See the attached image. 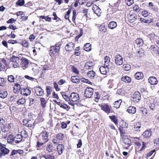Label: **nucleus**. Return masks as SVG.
I'll list each match as a JSON object with an SVG mask.
<instances>
[{"instance_id": "obj_1", "label": "nucleus", "mask_w": 159, "mask_h": 159, "mask_svg": "<svg viewBox=\"0 0 159 159\" xmlns=\"http://www.w3.org/2000/svg\"><path fill=\"white\" fill-rule=\"evenodd\" d=\"M134 139L136 148L139 151V152L144 151L146 146V143L143 141H137L139 140V138H134Z\"/></svg>"}, {"instance_id": "obj_2", "label": "nucleus", "mask_w": 159, "mask_h": 159, "mask_svg": "<svg viewBox=\"0 0 159 159\" xmlns=\"http://www.w3.org/2000/svg\"><path fill=\"white\" fill-rule=\"evenodd\" d=\"M60 44H57L54 46H52L50 47L49 50L50 55L51 56H54L55 53H58L60 51Z\"/></svg>"}, {"instance_id": "obj_3", "label": "nucleus", "mask_w": 159, "mask_h": 159, "mask_svg": "<svg viewBox=\"0 0 159 159\" xmlns=\"http://www.w3.org/2000/svg\"><path fill=\"white\" fill-rule=\"evenodd\" d=\"M41 134L42 137V140L44 142L41 143L38 142L37 143V145L39 147L45 144V143L47 142L48 140V135L47 132L45 131H43L42 132Z\"/></svg>"}, {"instance_id": "obj_4", "label": "nucleus", "mask_w": 159, "mask_h": 159, "mask_svg": "<svg viewBox=\"0 0 159 159\" xmlns=\"http://www.w3.org/2000/svg\"><path fill=\"white\" fill-rule=\"evenodd\" d=\"M19 58L13 56L10 59V61L12 62L11 64L13 67L15 68L19 66Z\"/></svg>"}, {"instance_id": "obj_5", "label": "nucleus", "mask_w": 159, "mask_h": 159, "mask_svg": "<svg viewBox=\"0 0 159 159\" xmlns=\"http://www.w3.org/2000/svg\"><path fill=\"white\" fill-rule=\"evenodd\" d=\"M93 89L90 87H87L84 91V95L87 98H90L93 95Z\"/></svg>"}, {"instance_id": "obj_6", "label": "nucleus", "mask_w": 159, "mask_h": 159, "mask_svg": "<svg viewBox=\"0 0 159 159\" xmlns=\"http://www.w3.org/2000/svg\"><path fill=\"white\" fill-rule=\"evenodd\" d=\"M99 105L101 109L107 114L110 112L111 107L107 104L103 103L100 105Z\"/></svg>"}, {"instance_id": "obj_7", "label": "nucleus", "mask_w": 159, "mask_h": 159, "mask_svg": "<svg viewBox=\"0 0 159 159\" xmlns=\"http://www.w3.org/2000/svg\"><path fill=\"white\" fill-rule=\"evenodd\" d=\"M70 101L73 103L76 102L80 99L79 94L76 93H72L70 95Z\"/></svg>"}, {"instance_id": "obj_8", "label": "nucleus", "mask_w": 159, "mask_h": 159, "mask_svg": "<svg viewBox=\"0 0 159 159\" xmlns=\"http://www.w3.org/2000/svg\"><path fill=\"white\" fill-rule=\"evenodd\" d=\"M61 94L63 99L66 102H68L69 105L72 106H74V103L70 101H71L70 100V96L68 97L66 94L65 92H61Z\"/></svg>"}, {"instance_id": "obj_9", "label": "nucleus", "mask_w": 159, "mask_h": 159, "mask_svg": "<svg viewBox=\"0 0 159 159\" xmlns=\"http://www.w3.org/2000/svg\"><path fill=\"white\" fill-rule=\"evenodd\" d=\"M115 59V62L117 65H121L123 63V58L120 54L116 56Z\"/></svg>"}, {"instance_id": "obj_10", "label": "nucleus", "mask_w": 159, "mask_h": 159, "mask_svg": "<svg viewBox=\"0 0 159 159\" xmlns=\"http://www.w3.org/2000/svg\"><path fill=\"white\" fill-rule=\"evenodd\" d=\"M132 98L133 101L134 102H138L140 99V94L138 92H135L132 95Z\"/></svg>"}, {"instance_id": "obj_11", "label": "nucleus", "mask_w": 159, "mask_h": 159, "mask_svg": "<svg viewBox=\"0 0 159 159\" xmlns=\"http://www.w3.org/2000/svg\"><path fill=\"white\" fill-rule=\"evenodd\" d=\"M5 145L2 144L0 143V150L4 155L8 154L9 151L8 149L5 147Z\"/></svg>"}, {"instance_id": "obj_12", "label": "nucleus", "mask_w": 159, "mask_h": 159, "mask_svg": "<svg viewBox=\"0 0 159 159\" xmlns=\"http://www.w3.org/2000/svg\"><path fill=\"white\" fill-rule=\"evenodd\" d=\"M74 44L72 42H70L66 45L65 49L67 51L71 52L74 49Z\"/></svg>"}, {"instance_id": "obj_13", "label": "nucleus", "mask_w": 159, "mask_h": 159, "mask_svg": "<svg viewBox=\"0 0 159 159\" xmlns=\"http://www.w3.org/2000/svg\"><path fill=\"white\" fill-rule=\"evenodd\" d=\"M21 61V65L23 69H25L27 67L28 64L29 63L28 60L25 58H22L20 59Z\"/></svg>"}, {"instance_id": "obj_14", "label": "nucleus", "mask_w": 159, "mask_h": 159, "mask_svg": "<svg viewBox=\"0 0 159 159\" xmlns=\"http://www.w3.org/2000/svg\"><path fill=\"white\" fill-rule=\"evenodd\" d=\"M21 94L22 95L27 96L30 94L31 93V91L29 88H26L21 89L20 91Z\"/></svg>"}, {"instance_id": "obj_15", "label": "nucleus", "mask_w": 159, "mask_h": 159, "mask_svg": "<svg viewBox=\"0 0 159 159\" xmlns=\"http://www.w3.org/2000/svg\"><path fill=\"white\" fill-rule=\"evenodd\" d=\"M137 16L135 13L129 15L128 17L130 23H132L137 19Z\"/></svg>"}, {"instance_id": "obj_16", "label": "nucleus", "mask_w": 159, "mask_h": 159, "mask_svg": "<svg viewBox=\"0 0 159 159\" xmlns=\"http://www.w3.org/2000/svg\"><path fill=\"white\" fill-rule=\"evenodd\" d=\"M94 65L93 62L91 61H89L86 62L84 65V68L85 69H90Z\"/></svg>"}, {"instance_id": "obj_17", "label": "nucleus", "mask_w": 159, "mask_h": 159, "mask_svg": "<svg viewBox=\"0 0 159 159\" xmlns=\"http://www.w3.org/2000/svg\"><path fill=\"white\" fill-rule=\"evenodd\" d=\"M35 90L36 95L38 96H42L43 94L44 91L39 86Z\"/></svg>"}, {"instance_id": "obj_18", "label": "nucleus", "mask_w": 159, "mask_h": 159, "mask_svg": "<svg viewBox=\"0 0 159 159\" xmlns=\"http://www.w3.org/2000/svg\"><path fill=\"white\" fill-rule=\"evenodd\" d=\"M149 82L152 85L156 84L157 83V79L154 76H151L148 79Z\"/></svg>"}, {"instance_id": "obj_19", "label": "nucleus", "mask_w": 159, "mask_h": 159, "mask_svg": "<svg viewBox=\"0 0 159 159\" xmlns=\"http://www.w3.org/2000/svg\"><path fill=\"white\" fill-rule=\"evenodd\" d=\"M117 26V24L116 22L114 21H112L110 22L108 24V27L109 28L113 30Z\"/></svg>"}, {"instance_id": "obj_20", "label": "nucleus", "mask_w": 159, "mask_h": 159, "mask_svg": "<svg viewBox=\"0 0 159 159\" xmlns=\"http://www.w3.org/2000/svg\"><path fill=\"white\" fill-rule=\"evenodd\" d=\"M35 123L33 119L28 120L27 127L34 128L35 126Z\"/></svg>"}, {"instance_id": "obj_21", "label": "nucleus", "mask_w": 159, "mask_h": 159, "mask_svg": "<svg viewBox=\"0 0 159 159\" xmlns=\"http://www.w3.org/2000/svg\"><path fill=\"white\" fill-rule=\"evenodd\" d=\"M137 46L139 47L142 46L143 44V41L141 38H138L135 41Z\"/></svg>"}, {"instance_id": "obj_22", "label": "nucleus", "mask_w": 159, "mask_h": 159, "mask_svg": "<svg viewBox=\"0 0 159 159\" xmlns=\"http://www.w3.org/2000/svg\"><path fill=\"white\" fill-rule=\"evenodd\" d=\"M135 78L137 80L142 79L143 77V73L141 72H138L134 75Z\"/></svg>"}, {"instance_id": "obj_23", "label": "nucleus", "mask_w": 159, "mask_h": 159, "mask_svg": "<svg viewBox=\"0 0 159 159\" xmlns=\"http://www.w3.org/2000/svg\"><path fill=\"white\" fill-rule=\"evenodd\" d=\"M13 88L14 92L16 93H18L21 89L20 85L17 83H16L14 84Z\"/></svg>"}, {"instance_id": "obj_24", "label": "nucleus", "mask_w": 159, "mask_h": 159, "mask_svg": "<svg viewBox=\"0 0 159 159\" xmlns=\"http://www.w3.org/2000/svg\"><path fill=\"white\" fill-rule=\"evenodd\" d=\"M106 66H101L99 68V70L101 73L103 75H106L107 73V71L108 70V68H106Z\"/></svg>"}, {"instance_id": "obj_25", "label": "nucleus", "mask_w": 159, "mask_h": 159, "mask_svg": "<svg viewBox=\"0 0 159 159\" xmlns=\"http://www.w3.org/2000/svg\"><path fill=\"white\" fill-rule=\"evenodd\" d=\"M57 148L59 154L61 155L64 149V146L62 144H60L57 146Z\"/></svg>"}, {"instance_id": "obj_26", "label": "nucleus", "mask_w": 159, "mask_h": 159, "mask_svg": "<svg viewBox=\"0 0 159 159\" xmlns=\"http://www.w3.org/2000/svg\"><path fill=\"white\" fill-rule=\"evenodd\" d=\"M152 134V132L150 130H147L143 133V135L145 138H149Z\"/></svg>"}, {"instance_id": "obj_27", "label": "nucleus", "mask_w": 159, "mask_h": 159, "mask_svg": "<svg viewBox=\"0 0 159 159\" xmlns=\"http://www.w3.org/2000/svg\"><path fill=\"white\" fill-rule=\"evenodd\" d=\"M71 80L72 82L76 84L79 83L80 81L79 77L77 76L71 77Z\"/></svg>"}, {"instance_id": "obj_28", "label": "nucleus", "mask_w": 159, "mask_h": 159, "mask_svg": "<svg viewBox=\"0 0 159 159\" xmlns=\"http://www.w3.org/2000/svg\"><path fill=\"white\" fill-rule=\"evenodd\" d=\"M127 111L129 113L134 114L136 112V108L134 107L130 106L127 109Z\"/></svg>"}, {"instance_id": "obj_29", "label": "nucleus", "mask_w": 159, "mask_h": 159, "mask_svg": "<svg viewBox=\"0 0 159 159\" xmlns=\"http://www.w3.org/2000/svg\"><path fill=\"white\" fill-rule=\"evenodd\" d=\"M151 48L153 52L157 56H159V50L158 47L156 46H152Z\"/></svg>"}, {"instance_id": "obj_30", "label": "nucleus", "mask_w": 159, "mask_h": 159, "mask_svg": "<svg viewBox=\"0 0 159 159\" xmlns=\"http://www.w3.org/2000/svg\"><path fill=\"white\" fill-rule=\"evenodd\" d=\"M8 95V93L7 91L4 90L0 91V97L2 98H6Z\"/></svg>"}, {"instance_id": "obj_31", "label": "nucleus", "mask_w": 159, "mask_h": 159, "mask_svg": "<svg viewBox=\"0 0 159 159\" xmlns=\"http://www.w3.org/2000/svg\"><path fill=\"white\" fill-rule=\"evenodd\" d=\"M14 143H18L21 141L22 137L21 135L18 134L15 137Z\"/></svg>"}, {"instance_id": "obj_32", "label": "nucleus", "mask_w": 159, "mask_h": 159, "mask_svg": "<svg viewBox=\"0 0 159 159\" xmlns=\"http://www.w3.org/2000/svg\"><path fill=\"white\" fill-rule=\"evenodd\" d=\"M15 137L12 135H10L7 138V142L10 143H14Z\"/></svg>"}, {"instance_id": "obj_33", "label": "nucleus", "mask_w": 159, "mask_h": 159, "mask_svg": "<svg viewBox=\"0 0 159 159\" xmlns=\"http://www.w3.org/2000/svg\"><path fill=\"white\" fill-rule=\"evenodd\" d=\"M46 150L49 152H52L55 151V149L52 145L51 144L48 145L46 147Z\"/></svg>"}, {"instance_id": "obj_34", "label": "nucleus", "mask_w": 159, "mask_h": 159, "mask_svg": "<svg viewBox=\"0 0 159 159\" xmlns=\"http://www.w3.org/2000/svg\"><path fill=\"white\" fill-rule=\"evenodd\" d=\"M122 80L126 83H129L131 82V79L127 76H124L122 78Z\"/></svg>"}, {"instance_id": "obj_35", "label": "nucleus", "mask_w": 159, "mask_h": 159, "mask_svg": "<svg viewBox=\"0 0 159 159\" xmlns=\"http://www.w3.org/2000/svg\"><path fill=\"white\" fill-rule=\"evenodd\" d=\"M104 66H106V68H107L108 66V64L110 62V58L108 56H106L104 58Z\"/></svg>"}, {"instance_id": "obj_36", "label": "nucleus", "mask_w": 159, "mask_h": 159, "mask_svg": "<svg viewBox=\"0 0 159 159\" xmlns=\"http://www.w3.org/2000/svg\"><path fill=\"white\" fill-rule=\"evenodd\" d=\"M110 118L111 119V121H113L116 125H117L118 124V120L117 117L115 116H109Z\"/></svg>"}, {"instance_id": "obj_37", "label": "nucleus", "mask_w": 159, "mask_h": 159, "mask_svg": "<svg viewBox=\"0 0 159 159\" xmlns=\"http://www.w3.org/2000/svg\"><path fill=\"white\" fill-rule=\"evenodd\" d=\"M122 102V101L121 100H119L115 102L114 104L113 107L116 108H119Z\"/></svg>"}, {"instance_id": "obj_38", "label": "nucleus", "mask_w": 159, "mask_h": 159, "mask_svg": "<svg viewBox=\"0 0 159 159\" xmlns=\"http://www.w3.org/2000/svg\"><path fill=\"white\" fill-rule=\"evenodd\" d=\"M141 128V124L140 123L137 122L134 124V128L136 131H140Z\"/></svg>"}, {"instance_id": "obj_39", "label": "nucleus", "mask_w": 159, "mask_h": 159, "mask_svg": "<svg viewBox=\"0 0 159 159\" xmlns=\"http://www.w3.org/2000/svg\"><path fill=\"white\" fill-rule=\"evenodd\" d=\"M91 44L89 43H86L84 46V49L86 51H89L91 49Z\"/></svg>"}, {"instance_id": "obj_40", "label": "nucleus", "mask_w": 159, "mask_h": 159, "mask_svg": "<svg viewBox=\"0 0 159 159\" xmlns=\"http://www.w3.org/2000/svg\"><path fill=\"white\" fill-rule=\"evenodd\" d=\"M123 141V143L125 145V146L128 147L130 145L131 141L129 139L127 138L124 139Z\"/></svg>"}, {"instance_id": "obj_41", "label": "nucleus", "mask_w": 159, "mask_h": 159, "mask_svg": "<svg viewBox=\"0 0 159 159\" xmlns=\"http://www.w3.org/2000/svg\"><path fill=\"white\" fill-rule=\"evenodd\" d=\"M95 72L93 70L90 71L88 72V76L91 79L93 78L95 76Z\"/></svg>"}, {"instance_id": "obj_42", "label": "nucleus", "mask_w": 159, "mask_h": 159, "mask_svg": "<svg viewBox=\"0 0 159 159\" xmlns=\"http://www.w3.org/2000/svg\"><path fill=\"white\" fill-rule=\"evenodd\" d=\"M71 10V9H69L68 11L66 12L65 16L64 18L65 19L68 20L70 22H71L70 20L69 19V15L70 14Z\"/></svg>"}, {"instance_id": "obj_43", "label": "nucleus", "mask_w": 159, "mask_h": 159, "mask_svg": "<svg viewBox=\"0 0 159 159\" xmlns=\"http://www.w3.org/2000/svg\"><path fill=\"white\" fill-rule=\"evenodd\" d=\"M99 29L100 31H102L103 32H105L107 30V28H106L105 26L103 25H101L99 27Z\"/></svg>"}, {"instance_id": "obj_44", "label": "nucleus", "mask_w": 159, "mask_h": 159, "mask_svg": "<svg viewBox=\"0 0 159 159\" xmlns=\"http://www.w3.org/2000/svg\"><path fill=\"white\" fill-rule=\"evenodd\" d=\"M56 137L57 139L62 140L64 137V134L61 133H59L57 135Z\"/></svg>"}, {"instance_id": "obj_45", "label": "nucleus", "mask_w": 159, "mask_h": 159, "mask_svg": "<svg viewBox=\"0 0 159 159\" xmlns=\"http://www.w3.org/2000/svg\"><path fill=\"white\" fill-rule=\"evenodd\" d=\"M128 126V124L125 122L123 121L120 123L119 128L123 129V128H127Z\"/></svg>"}, {"instance_id": "obj_46", "label": "nucleus", "mask_w": 159, "mask_h": 159, "mask_svg": "<svg viewBox=\"0 0 159 159\" xmlns=\"http://www.w3.org/2000/svg\"><path fill=\"white\" fill-rule=\"evenodd\" d=\"M137 55L139 57H142L143 55V50L142 48H140L138 51L136 53Z\"/></svg>"}, {"instance_id": "obj_47", "label": "nucleus", "mask_w": 159, "mask_h": 159, "mask_svg": "<svg viewBox=\"0 0 159 159\" xmlns=\"http://www.w3.org/2000/svg\"><path fill=\"white\" fill-rule=\"evenodd\" d=\"M41 105L43 107H45L46 106V102L45 99L43 98H41L40 99Z\"/></svg>"}, {"instance_id": "obj_48", "label": "nucleus", "mask_w": 159, "mask_h": 159, "mask_svg": "<svg viewBox=\"0 0 159 159\" xmlns=\"http://www.w3.org/2000/svg\"><path fill=\"white\" fill-rule=\"evenodd\" d=\"M140 20L143 22H144L147 23H150L152 21V20L151 19L150 20H146L142 18H140Z\"/></svg>"}, {"instance_id": "obj_49", "label": "nucleus", "mask_w": 159, "mask_h": 159, "mask_svg": "<svg viewBox=\"0 0 159 159\" xmlns=\"http://www.w3.org/2000/svg\"><path fill=\"white\" fill-rule=\"evenodd\" d=\"M72 14V20L74 23H75V20L76 15V12L75 10H73Z\"/></svg>"}, {"instance_id": "obj_50", "label": "nucleus", "mask_w": 159, "mask_h": 159, "mask_svg": "<svg viewBox=\"0 0 159 159\" xmlns=\"http://www.w3.org/2000/svg\"><path fill=\"white\" fill-rule=\"evenodd\" d=\"M8 80L11 83L14 82L15 78L12 75H10L8 76Z\"/></svg>"}, {"instance_id": "obj_51", "label": "nucleus", "mask_w": 159, "mask_h": 159, "mask_svg": "<svg viewBox=\"0 0 159 159\" xmlns=\"http://www.w3.org/2000/svg\"><path fill=\"white\" fill-rule=\"evenodd\" d=\"M25 102V98H22L19 99L17 102V103L19 104H23Z\"/></svg>"}, {"instance_id": "obj_52", "label": "nucleus", "mask_w": 159, "mask_h": 159, "mask_svg": "<svg viewBox=\"0 0 159 159\" xmlns=\"http://www.w3.org/2000/svg\"><path fill=\"white\" fill-rule=\"evenodd\" d=\"M24 0H18L16 4L19 6H22L24 5Z\"/></svg>"}, {"instance_id": "obj_53", "label": "nucleus", "mask_w": 159, "mask_h": 159, "mask_svg": "<svg viewBox=\"0 0 159 159\" xmlns=\"http://www.w3.org/2000/svg\"><path fill=\"white\" fill-rule=\"evenodd\" d=\"M123 68L125 70H129L130 69V66L129 64H124L123 65Z\"/></svg>"}, {"instance_id": "obj_54", "label": "nucleus", "mask_w": 159, "mask_h": 159, "mask_svg": "<svg viewBox=\"0 0 159 159\" xmlns=\"http://www.w3.org/2000/svg\"><path fill=\"white\" fill-rule=\"evenodd\" d=\"M22 45L23 46L26 48L28 47L29 46L28 42L25 40H24L22 41Z\"/></svg>"}, {"instance_id": "obj_55", "label": "nucleus", "mask_w": 159, "mask_h": 159, "mask_svg": "<svg viewBox=\"0 0 159 159\" xmlns=\"http://www.w3.org/2000/svg\"><path fill=\"white\" fill-rule=\"evenodd\" d=\"M127 5L129 6H130L134 3V0H125Z\"/></svg>"}, {"instance_id": "obj_56", "label": "nucleus", "mask_w": 159, "mask_h": 159, "mask_svg": "<svg viewBox=\"0 0 159 159\" xmlns=\"http://www.w3.org/2000/svg\"><path fill=\"white\" fill-rule=\"evenodd\" d=\"M40 18L42 19H45L46 21H49L51 20V18L50 17H49L48 16H40Z\"/></svg>"}, {"instance_id": "obj_57", "label": "nucleus", "mask_w": 159, "mask_h": 159, "mask_svg": "<svg viewBox=\"0 0 159 159\" xmlns=\"http://www.w3.org/2000/svg\"><path fill=\"white\" fill-rule=\"evenodd\" d=\"M60 107L65 109H66L67 108H70V107L68 106L66 104H65L64 103H62V104Z\"/></svg>"}, {"instance_id": "obj_58", "label": "nucleus", "mask_w": 159, "mask_h": 159, "mask_svg": "<svg viewBox=\"0 0 159 159\" xmlns=\"http://www.w3.org/2000/svg\"><path fill=\"white\" fill-rule=\"evenodd\" d=\"M6 82L5 79L3 78H0V86H2L4 85Z\"/></svg>"}, {"instance_id": "obj_59", "label": "nucleus", "mask_w": 159, "mask_h": 159, "mask_svg": "<svg viewBox=\"0 0 159 159\" xmlns=\"http://www.w3.org/2000/svg\"><path fill=\"white\" fill-rule=\"evenodd\" d=\"M133 8L134 11L137 12H139L140 11L138 5H135L133 7Z\"/></svg>"}, {"instance_id": "obj_60", "label": "nucleus", "mask_w": 159, "mask_h": 159, "mask_svg": "<svg viewBox=\"0 0 159 159\" xmlns=\"http://www.w3.org/2000/svg\"><path fill=\"white\" fill-rule=\"evenodd\" d=\"M44 157L45 158V159H54V157L53 156H52L50 155H49L47 156H44Z\"/></svg>"}, {"instance_id": "obj_61", "label": "nucleus", "mask_w": 159, "mask_h": 159, "mask_svg": "<svg viewBox=\"0 0 159 159\" xmlns=\"http://www.w3.org/2000/svg\"><path fill=\"white\" fill-rule=\"evenodd\" d=\"M147 109L145 108H142L141 109V111L143 115H145L147 114Z\"/></svg>"}, {"instance_id": "obj_62", "label": "nucleus", "mask_w": 159, "mask_h": 159, "mask_svg": "<svg viewBox=\"0 0 159 159\" xmlns=\"http://www.w3.org/2000/svg\"><path fill=\"white\" fill-rule=\"evenodd\" d=\"M16 21V20L14 19L13 18H11L9 19L7 21V23L8 24L12 23Z\"/></svg>"}, {"instance_id": "obj_63", "label": "nucleus", "mask_w": 159, "mask_h": 159, "mask_svg": "<svg viewBox=\"0 0 159 159\" xmlns=\"http://www.w3.org/2000/svg\"><path fill=\"white\" fill-rule=\"evenodd\" d=\"M101 9L100 8H98V10L94 11V13L96 14L98 16H100L101 14Z\"/></svg>"}, {"instance_id": "obj_64", "label": "nucleus", "mask_w": 159, "mask_h": 159, "mask_svg": "<svg viewBox=\"0 0 159 159\" xmlns=\"http://www.w3.org/2000/svg\"><path fill=\"white\" fill-rule=\"evenodd\" d=\"M79 50V47H77L75 49V54L77 56H78L80 55V53L79 52H78Z\"/></svg>"}]
</instances>
